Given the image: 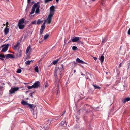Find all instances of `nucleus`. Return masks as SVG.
Instances as JSON below:
<instances>
[{"label":"nucleus","mask_w":130,"mask_h":130,"mask_svg":"<svg viewBox=\"0 0 130 130\" xmlns=\"http://www.w3.org/2000/svg\"><path fill=\"white\" fill-rule=\"evenodd\" d=\"M53 15L52 14H49L46 20H45L44 22L45 23L46 22H47L48 24H50L52 21V18Z\"/></svg>","instance_id":"6"},{"label":"nucleus","mask_w":130,"mask_h":130,"mask_svg":"<svg viewBox=\"0 0 130 130\" xmlns=\"http://www.w3.org/2000/svg\"><path fill=\"white\" fill-rule=\"evenodd\" d=\"M56 2L58 3L59 1V0H56Z\"/></svg>","instance_id":"47"},{"label":"nucleus","mask_w":130,"mask_h":130,"mask_svg":"<svg viewBox=\"0 0 130 130\" xmlns=\"http://www.w3.org/2000/svg\"><path fill=\"white\" fill-rule=\"evenodd\" d=\"M20 109L21 111H23V110L22 109Z\"/></svg>","instance_id":"51"},{"label":"nucleus","mask_w":130,"mask_h":130,"mask_svg":"<svg viewBox=\"0 0 130 130\" xmlns=\"http://www.w3.org/2000/svg\"><path fill=\"white\" fill-rule=\"evenodd\" d=\"M27 88L28 89H32V88H34V86L33 85L31 86H28V87Z\"/></svg>","instance_id":"33"},{"label":"nucleus","mask_w":130,"mask_h":130,"mask_svg":"<svg viewBox=\"0 0 130 130\" xmlns=\"http://www.w3.org/2000/svg\"><path fill=\"white\" fill-rule=\"evenodd\" d=\"M9 24V23L8 22H7L6 23V25L7 26V27H8V25Z\"/></svg>","instance_id":"39"},{"label":"nucleus","mask_w":130,"mask_h":130,"mask_svg":"<svg viewBox=\"0 0 130 130\" xmlns=\"http://www.w3.org/2000/svg\"><path fill=\"white\" fill-rule=\"evenodd\" d=\"M92 1H95V0H92Z\"/></svg>","instance_id":"58"},{"label":"nucleus","mask_w":130,"mask_h":130,"mask_svg":"<svg viewBox=\"0 0 130 130\" xmlns=\"http://www.w3.org/2000/svg\"><path fill=\"white\" fill-rule=\"evenodd\" d=\"M24 23V19L23 18H22L19 20L18 24H22Z\"/></svg>","instance_id":"16"},{"label":"nucleus","mask_w":130,"mask_h":130,"mask_svg":"<svg viewBox=\"0 0 130 130\" xmlns=\"http://www.w3.org/2000/svg\"><path fill=\"white\" fill-rule=\"evenodd\" d=\"M7 1V2H9V0H6Z\"/></svg>","instance_id":"54"},{"label":"nucleus","mask_w":130,"mask_h":130,"mask_svg":"<svg viewBox=\"0 0 130 130\" xmlns=\"http://www.w3.org/2000/svg\"><path fill=\"white\" fill-rule=\"evenodd\" d=\"M48 86V85L47 83H46L45 85V88L47 87Z\"/></svg>","instance_id":"37"},{"label":"nucleus","mask_w":130,"mask_h":130,"mask_svg":"<svg viewBox=\"0 0 130 130\" xmlns=\"http://www.w3.org/2000/svg\"><path fill=\"white\" fill-rule=\"evenodd\" d=\"M18 54H19V56L20 57V56H21V54H20V53H18L17 54V55Z\"/></svg>","instance_id":"42"},{"label":"nucleus","mask_w":130,"mask_h":130,"mask_svg":"<svg viewBox=\"0 0 130 130\" xmlns=\"http://www.w3.org/2000/svg\"><path fill=\"white\" fill-rule=\"evenodd\" d=\"M59 59H57L56 60L52 62L53 64L55 65L56 64L59 60Z\"/></svg>","instance_id":"24"},{"label":"nucleus","mask_w":130,"mask_h":130,"mask_svg":"<svg viewBox=\"0 0 130 130\" xmlns=\"http://www.w3.org/2000/svg\"><path fill=\"white\" fill-rule=\"evenodd\" d=\"M49 35L48 34L45 35L44 37V40H46L49 37Z\"/></svg>","instance_id":"26"},{"label":"nucleus","mask_w":130,"mask_h":130,"mask_svg":"<svg viewBox=\"0 0 130 130\" xmlns=\"http://www.w3.org/2000/svg\"><path fill=\"white\" fill-rule=\"evenodd\" d=\"M74 73H75V72H76V70H74Z\"/></svg>","instance_id":"52"},{"label":"nucleus","mask_w":130,"mask_h":130,"mask_svg":"<svg viewBox=\"0 0 130 130\" xmlns=\"http://www.w3.org/2000/svg\"><path fill=\"white\" fill-rule=\"evenodd\" d=\"M9 45V44H4L2 45L0 47V48H3V49L1 51V52H6L8 49Z\"/></svg>","instance_id":"3"},{"label":"nucleus","mask_w":130,"mask_h":130,"mask_svg":"<svg viewBox=\"0 0 130 130\" xmlns=\"http://www.w3.org/2000/svg\"><path fill=\"white\" fill-rule=\"evenodd\" d=\"M104 57L103 56H101V57L99 58V60L100 61L101 63H102L104 61Z\"/></svg>","instance_id":"17"},{"label":"nucleus","mask_w":130,"mask_h":130,"mask_svg":"<svg viewBox=\"0 0 130 130\" xmlns=\"http://www.w3.org/2000/svg\"><path fill=\"white\" fill-rule=\"evenodd\" d=\"M9 31V29L7 27L5 28L4 30V33L5 35L7 34Z\"/></svg>","instance_id":"15"},{"label":"nucleus","mask_w":130,"mask_h":130,"mask_svg":"<svg viewBox=\"0 0 130 130\" xmlns=\"http://www.w3.org/2000/svg\"><path fill=\"white\" fill-rule=\"evenodd\" d=\"M19 89V88L15 87L14 88H11V89L9 90L10 94L14 93L15 92L18 90Z\"/></svg>","instance_id":"4"},{"label":"nucleus","mask_w":130,"mask_h":130,"mask_svg":"<svg viewBox=\"0 0 130 130\" xmlns=\"http://www.w3.org/2000/svg\"><path fill=\"white\" fill-rule=\"evenodd\" d=\"M32 60H31V61H29V60H28L27 61H26L25 62V63L26 65H29L30 64V63L31 62H32Z\"/></svg>","instance_id":"23"},{"label":"nucleus","mask_w":130,"mask_h":130,"mask_svg":"<svg viewBox=\"0 0 130 130\" xmlns=\"http://www.w3.org/2000/svg\"><path fill=\"white\" fill-rule=\"evenodd\" d=\"M39 128L40 129V130H48L49 128L48 125L44 124L43 125L40 126Z\"/></svg>","instance_id":"5"},{"label":"nucleus","mask_w":130,"mask_h":130,"mask_svg":"<svg viewBox=\"0 0 130 130\" xmlns=\"http://www.w3.org/2000/svg\"><path fill=\"white\" fill-rule=\"evenodd\" d=\"M79 42H80V43H81V44L82 43V42L81 41H79Z\"/></svg>","instance_id":"49"},{"label":"nucleus","mask_w":130,"mask_h":130,"mask_svg":"<svg viewBox=\"0 0 130 130\" xmlns=\"http://www.w3.org/2000/svg\"><path fill=\"white\" fill-rule=\"evenodd\" d=\"M40 6V4L39 2L35 3L33 6L30 14L32 15L34 13L36 8L35 12L37 14H39L40 12L39 9Z\"/></svg>","instance_id":"2"},{"label":"nucleus","mask_w":130,"mask_h":130,"mask_svg":"<svg viewBox=\"0 0 130 130\" xmlns=\"http://www.w3.org/2000/svg\"><path fill=\"white\" fill-rule=\"evenodd\" d=\"M19 44L20 43L18 42L16 45L14 46L13 47V49L15 50H16L17 49V47L19 45Z\"/></svg>","instance_id":"20"},{"label":"nucleus","mask_w":130,"mask_h":130,"mask_svg":"<svg viewBox=\"0 0 130 130\" xmlns=\"http://www.w3.org/2000/svg\"><path fill=\"white\" fill-rule=\"evenodd\" d=\"M81 75H84V76H85V75L84 74H83V73H81Z\"/></svg>","instance_id":"48"},{"label":"nucleus","mask_w":130,"mask_h":130,"mask_svg":"<svg viewBox=\"0 0 130 130\" xmlns=\"http://www.w3.org/2000/svg\"><path fill=\"white\" fill-rule=\"evenodd\" d=\"M50 13L49 14L54 15V12L55 11V7L53 5H52L50 8Z\"/></svg>","instance_id":"7"},{"label":"nucleus","mask_w":130,"mask_h":130,"mask_svg":"<svg viewBox=\"0 0 130 130\" xmlns=\"http://www.w3.org/2000/svg\"><path fill=\"white\" fill-rule=\"evenodd\" d=\"M65 121H62L61 123V125H63L65 122Z\"/></svg>","instance_id":"35"},{"label":"nucleus","mask_w":130,"mask_h":130,"mask_svg":"<svg viewBox=\"0 0 130 130\" xmlns=\"http://www.w3.org/2000/svg\"><path fill=\"white\" fill-rule=\"evenodd\" d=\"M72 50H75L77 49V47L75 46H74L72 47Z\"/></svg>","instance_id":"32"},{"label":"nucleus","mask_w":130,"mask_h":130,"mask_svg":"<svg viewBox=\"0 0 130 130\" xmlns=\"http://www.w3.org/2000/svg\"><path fill=\"white\" fill-rule=\"evenodd\" d=\"M45 28V23L44 22L43 23L41 26V29L40 31V34H42L43 31L44 30Z\"/></svg>","instance_id":"8"},{"label":"nucleus","mask_w":130,"mask_h":130,"mask_svg":"<svg viewBox=\"0 0 130 130\" xmlns=\"http://www.w3.org/2000/svg\"><path fill=\"white\" fill-rule=\"evenodd\" d=\"M41 22V20L40 19H39L37 21V24H40Z\"/></svg>","instance_id":"29"},{"label":"nucleus","mask_w":130,"mask_h":130,"mask_svg":"<svg viewBox=\"0 0 130 130\" xmlns=\"http://www.w3.org/2000/svg\"><path fill=\"white\" fill-rule=\"evenodd\" d=\"M35 70L37 72H39L38 68V66H36L35 68Z\"/></svg>","instance_id":"27"},{"label":"nucleus","mask_w":130,"mask_h":130,"mask_svg":"<svg viewBox=\"0 0 130 130\" xmlns=\"http://www.w3.org/2000/svg\"><path fill=\"white\" fill-rule=\"evenodd\" d=\"M0 59H1L3 61L5 60V59H4L1 58H0Z\"/></svg>","instance_id":"44"},{"label":"nucleus","mask_w":130,"mask_h":130,"mask_svg":"<svg viewBox=\"0 0 130 130\" xmlns=\"http://www.w3.org/2000/svg\"><path fill=\"white\" fill-rule=\"evenodd\" d=\"M35 118H36V117H35Z\"/></svg>","instance_id":"59"},{"label":"nucleus","mask_w":130,"mask_h":130,"mask_svg":"<svg viewBox=\"0 0 130 130\" xmlns=\"http://www.w3.org/2000/svg\"><path fill=\"white\" fill-rule=\"evenodd\" d=\"M31 1V0H27V2L28 3H29Z\"/></svg>","instance_id":"43"},{"label":"nucleus","mask_w":130,"mask_h":130,"mask_svg":"<svg viewBox=\"0 0 130 130\" xmlns=\"http://www.w3.org/2000/svg\"><path fill=\"white\" fill-rule=\"evenodd\" d=\"M21 72V69H18L16 71V72L18 73H20Z\"/></svg>","instance_id":"31"},{"label":"nucleus","mask_w":130,"mask_h":130,"mask_svg":"<svg viewBox=\"0 0 130 130\" xmlns=\"http://www.w3.org/2000/svg\"><path fill=\"white\" fill-rule=\"evenodd\" d=\"M130 100V98L127 97L125 98L122 100V102L123 103H125L126 102H128Z\"/></svg>","instance_id":"10"},{"label":"nucleus","mask_w":130,"mask_h":130,"mask_svg":"<svg viewBox=\"0 0 130 130\" xmlns=\"http://www.w3.org/2000/svg\"><path fill=\"white\" fill-rule=\"evenodd\" d=\"M93 58L95 60V61H96V60L97 59V58L96 57H93Z\"/></svg>","instance_id":"40"},{"label":"nucleus","mask_w":130,"mask_h":130,"mask_svg":"<svg viewBox=\"0 0 130 130\" xmlns=\"http://www.w3.org/2000/svg\"><path fill=\"white\" fill-rule=\"evenodd\" d=\"M6 58L8 59V58H14V56L13 55L11 54H8L5 55Z\"/></svg>","instance_id":"11"},{"label":"nucleus","mask_w":130,"mask_h":130,"mask_svg":"<svg viewBox=\"0 0 130 130\" xmlns=\"http://www.w3.org/2000/svg\"><path fill=\"white\" fill-rule=\"evenodd\" d=\"M36 20H35L34 21H32L31 22V24H36Z\"/></svg>","instance_id":"34"},{"label":"nucleus","mask_w":130,"mask_h":130,"mask_svg":"<svg viewBox=\"0 0 130 130\" xmlns=\"http://www.w3.org/2000/svg\"><path fill=\"white\" fill-rule=\"evenodd\" d=\"M121 47H120V49H121Z\"/></svg>","instance_id":"56"},{"label":"nucleus","mask_w":130,"mask_h":130,"mask_svg":"<svg viewBox=\"0 0 130 130\" xmlns=\"http://www.w3.org/2000/svg\"><path fill=\"white\" fill-rule=\"evenodd\" d=\"M79 39L80 38L79 37H75L72 39V41L74 42H77L79 40Z\"/></svg>","instance_id":"12"},{"label":"nucleus","mask_w":130,"mask_h":130,"mask_svg":"<svg viewBox=\"0 0 130 130\" xmlns=\"http://www.w3.org/2000/svg\"><path fill=\"white\" fill-rule=\"evenodd\" d=\"M30 96H31V97H33V95L32 94H31Z\"/></svg>","instance_id":"46"},{"label":"nucleus","mask_w":130,"mask_h":130,"mask_svg":"<svg viewBox=\"0 0 130 130\" xmlns=\"http://www.w3.org/2000/svg\"><path fill=\"white\" fill-rule=\"evenodd\" d=\"M128 34L129 35H130V28L129 29L128 31Z\"/></svg>","instance_id":"38"},{"label":"nucleus","mask_w":130,"mask_h":130,"mask_svg":"<svg viewBox=\"0 0 130 130\" xmlns=\"http://www.w3.org/2000/svg\"><path fill=\"white\" fill-rule=\"evenodd\" d=\"M3 88V86H1L0 87V89H2V88Z\"/></svg>","instance_id":"45"},{"label":"nucleus","mask_w":130,"mask_h":130,"mask_svg":"<svg viewBox=\"0 0 130 130\" xmlns=\"http://www.w3.org/2000/svg\"><path fill=\"white\" fill-rule=\"evenodd\" d=\"M121 63L119 64V67H120L121 66Z\"/></svg>","instance_id":"50"},{"label":"nucleus","mask_w":130,"mask_h":130,"mask_svg":"<svg viewBox=\"0 0 130 130\" xmlns=\"http://www.w3.org/2000/svg\"><path fill=\"white\" fill-rule=\"evenodd\" d=\"M27 105L29 107V108L30 109H33V107L34 106L33 104H28Z\"/></svg>","instance_id":"19"},{"label":"nucleus","mask_w":130,"mask_h":130,"mask_svg":"<svg viewBox=\"0 0 130 130\" xmlns=\"http://www.w3.org/2000/svg\"><path fill=\"white\" fill-rule=\"evenodd\" d=\"M31 47L29 45L27 48L26 51V53L27 54V53L29 51L30 48Z\"/></svg>","instance_id":"21"},{"label":"nucleus","mask_w":130,"mask_h":130,"mask_svg":"<svg viewBox=\"0 0 130 130\" xmlns=\"http://www.w3.org/2000/svg\"><path fill=\"white\" fill-rule=\"evenodd\" d=\"M40 85V83L39 81H37L35 82L33 85L34 88H37L39 87Z\"/></svg>","instance_id":"9"},{"label":"nucleus","mask_w":130,"mask_h":130,"mask_svg":"<svg viewBox=\"0 0 130 130\" xmlns=\"http://www.w3.org/2000/svg\"><path fill=\"white\" fill-rule=\"evenodd\" d=\"M53 0H45V3H47L49 1H52Z\"/></svg>","instance_id":"36"},{"label":"nucleus","mask_w":130,"mask_h":130,"mask_svg":"<svg viewBox=\"0 0 130 130\" xmlns=\"http://www.w3.org/2000/svg\"><path fill=\"white\" fill-rule=\"evenodd\" d=\"M26 99H28V98H26Z\"/></svg>","instance_id":"55"},{"label":"nucleus","mask_w":130,"mask_h":130,"mask_svg":"<svg viewBox=\"0 0 130 130\" xmlns=\"http://www.w3.org/2000/svg\"><path fill=\"white\" fill-rule=\"evenodd\" d=\"M21 104L23 105H27L28 103L26 101H22L21 102Z\"/></svg>","instance_id":"18"},{"label":"nucleus","mask_w":130,"mask_h":130,"mask_svg":"<svg viewBox=\"0 0 130 130\" xmlns=\"http://www.w3.org/2000/svg\"><path fill=\"white\" fill-rule=\"evenodd\" d=\"M107 40V38L106 37H105L102 40V43H104L105 41Z\"/></svg>","instance_id":"28"},{"label":"nucleus","mask_w":130,"mask_h":130,"mask_svg":"<svg viewBox=\"0 0 130 130\" xmlns=\"http://www.w3.org/2000/svg\"><path fill=\"white\" fill-rule=\"evenodd\" d=\"M0 57L1 58H3L4 59V58L6 57V56L4 54H0Z\"/></svg>","instance_id":"25"},{"label":"nucleus","mask_w":130,"mask_h":130,"mask_svg":"<svg viewBox=\"0 0 130 130\" xmlns=\"http://www.w3.org/2000/svg\"><path fill=\"white\" fill-rule=\"evenodd\" d=\"M65 111H64V112L62 114V115H63V114H64L65 113Z\"/></svg>","instance_id":"53"},{"label":"nucleus","mask_w":130,"mask_h":130,"mask_svg":"<svg viewBox=\"0 0 130 130\" xmlns=\"http://www.w3.org/2000/svg\"><path fill=\"white\" fill-rule=\"evenodd\" d=\"M47 125H49L51 123V120H50V119H48L47 120Z\"/></svg>","instance_id":"30"},{"label":"nucleus","mask_w":130,"mask_h":130,"mask_svg":"<svg viewBox=\"0 0 130 130\" xmlns=\"http://www.w3.org/2000/svg\"><path fill=\"white\" fill-rule=\"evenodd\" d=\"M5 85V84L4 83H2L1 84V85L2 86H3Z\"/></svg>","instance_id":"41"},{"label":"nucleus","mask_w":130,"mask_h":130,"mask_svg":"<svg viewBox=\"0 0 130 130\" xmlns=\"http://www.w3.org/2000/svg\"><path fill=\"white\" fill-rule=\"evenodd\" d=\"M92 85L94 87L95 89H100L101 88L100 87H99V86H97V85H94L93 84H92Z\"/></svg>","instance_id":"22"},{"label":"nucleus","mask_w":130,"mask_h":130,"mask_svg":"<svg viewBox=\"0 0 130 130\" xmlns=\"http://www.w3.org/2000/svg\"><path fill=\"white\" fill-rule=\"evenodd\" d=\"M18 26L20 29H24L25 26L24 25L22 24H18Z\"/></svg>","instance_id":"14"},{"label":"nucleus","mask_w":130,"mask_h":130,"mask_svg":"<svg viewBox=\"0 0 130 130\" xmlns=\"http://www.w3.org/2000/svg\"><path fill=\"white\" fill-rule=\"evenodd\" d=\"M3 25L4 26H5V24H3Z\"/></svg>","instance_id":"57"},{"label":"nucleus","mask_w":130,"mask_h":130,"mask_svg":"<svg viewBox=\"0 0 130 130\" xmlns=\"http://www.w3.org/2000/svg\"><path fill=\"white\" fill-rule=\"evenodd\" d=\"M76 61L78 63L82 64H86V63L80 60L79 58H77L76 60Z\"/></svg>","instance_id":"13"},{"label":"nucleus","mask_w":130,"mask_h":130,"mask_svg":"<svg viewBox=\"0 0 130 130\" xmlns=\"http://www.w3.org/2000/svg\"><path fill=\"white\" fill-rule=\"evenodd\" d=\"M64 70L63 66L62 64L60 65L58 68H56L55 69V70L54 73V76L55 79V85L57 87L56 91H57V96H58V94L59 92V85L58 83V82H59L60 81V80L62 76H61V74L62 73L63 71Z\"/></svg>","instance_id":"1"}]
</instances>
